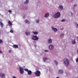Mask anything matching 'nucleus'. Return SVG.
<instances>
[{
    "instance_id": "nucleus-3",
    "label": "nucleus",
    "mask_w": 78,
    "mask_h": 78,
    "mask_svg": "<svg viewBox=\"0 0 78 78\" xmlns=\"http://www.w3.org/2000/svg\"><path fill=\"white\" fill-rule=\"evenodd\" d=\"M63 62H64V64L66 66H68L69 64V61L66 58H65L63 60Z\"/></svg>"
},
{
    "instance_id": "nucleus-16",
    "label": "nucleus",
    "mask_w": 78,
    "mask_h": 78,
    "mask_svg": "<svg viewBox=\"0 0 78 78\" xmlns=\"http://www.w3.org/2000/svg\"><path fill=\"white\" fill-rule=\"evenodd\" d=\"M52 40L50 39L48 40V42L49 44H51V43H52Z\"/></svg>"
},
{
    "instance_id": "nucleus-7",
    "label": "nucleus",
    "mask_w": 78,
    "mask_h": 78,
    "mask_svg": "<svg viewBox=\"0 0 78 78\" xmlns=\"http://www.w3.org/2000/svg\"><path fill=\"white\" fill-rule=\"evenodd\" d=\"M49 48L50 50H52V49L54 48V46L53 44H50L49 46Z\"/></svg>"
},
{
    "instance_id": "nucleus-23",
    "label": "nucleus",
    "mask_w": 78,
    "mask_h": 78,
    "mask_svg": "<svg viewBox=\"0 0 78 78\" xmlns=\"http://www.w3.org/2000/svg\"><path fill=\"white\" fill-rule=\"evenodd\" d=\"M33 33L34 34H37L38 32H34Z\"/></svg>"
},
{
    "instance_id": "nucleus-26",
    "label": "nucleus",
    "mask_w": 78,
    "mask_h": 78,
    "mask_svg": "<svg viewBox=\"0 0 78 78\" xmlns=\"http://www.w3.org/2000/svg\"><path fill=\"white\" fill-rule=\"evenodd\" d=\"M65 21H66V20L64 19H63L61 20L62 22H65Z\"/></svg>"
},
{
    "instance_id": "nucleus-22",
    "label": "nucleus",
    "mask_w": 78,
    "mask_h": 78,
    "mask_svg": "<svg viewBox=\"0 0 78 78\" xmlns=\"http://www.w3.org/2000/svg\"><path fill=\"white\" fill-rule=\"evenodd\" d=\"M54 62L55 63L56 65V66H58V62L56 60H54Z\"/></svg>"
},
{
    "instance_id": "nucleus-5",
    "label": "nucleus",
    "mask_w": 78,
    "mask_h": 78,
    "mask_svg": "<svg viewBox=\"0 0 78 78\" xmlns=\"http://www.w3.org/2000/svg\"><path fill=\"white\" fill-rule=\"evenodd\" d=\"M32 39L33 40H34V41H37L39 38L36 36H34Z\"/></svg>"
},
{
    "instance_id": "nucleus-9",
    "label": "nucleus",
    "mask_w": 78,
    "mask_h": 78,
    "mask_svg": "<svg viewBox=\"0 0 78 78\" xmlns=\"http://www.w3.org/2000/svg\"><path fill=\"white\" fill-rule=\"evenodd\" d=\"M51 29L54 31H55V32L57 31H58V29L56 28H55L53 27H51Z\"/></svg>"
},
{
    "instance_id": "nucleus-14",
    "label": "nucleus",
    "mask_w": 78,
    "mask_h": 78,
    "mask_svg": "<svg viewBox=\"0 0 78 78\" xmlns=\"http://www.w3.org/2000/svg\"><path fill=\"white\" fill-rule=\"evenodd\" d=\"M28 74L29 75H31V73H32V72L31 71L29 70V71L27 72Z\"/></svg>"
},
{
    "instance_id": "nucleus-33",
    "label": "nucleus",
    "mask_w": 78,
    "mask_h": 78,
    "mask_svg": "<svg viewBox=\"0 0 78 78\" xmlns=\"http://www.w3.org/2000/svg\"><path fill=\"white\" fill-rule=\"evenodd\" d=\"M12 78H16V77L15 76H13Z\"/></svg>"
},
{
    "instance_id": "nucleus-39",
    "label": "nucleus",
    "mask_w": 78,
    "mask_h": 78,
    "mask_svg": "<svg viewBox=\"0 0 78 78\" xmlns=\"http://www.w3.org/2000/svg\"><path fill=\"white\" fill-rule=\"evenodd\" d=\"M77 39H78V37H77Z\"/></svg>"
},
{
    "instance_id": "nucleus-4",
    "label": "nucleus",
    "mask_w": 78,
    "mask_h": 78,
    "mask_svg": "<svg viewBox=\"0 0 78 78\" xmlns=\"http://www.w3.org/2000/svg\"><path fill=\"white\" fill-rule=\"evenodd\" d=\"M35 74L36 76H40L41 75V72L39 70L37 71L35 73Z\"/></svg>"
},
{
    "instance_id": "nucleus-37",
    "label": "nucleus",
    "mask_w": 78,
    "mask_h": 78,
    "mask_svg": "<svg viewBox=\"0 0 78 78\" xmlns=\"http://www.w3.org/2000/svg\"><path fill=\"white\" fill-rule=\"evenodd\" d=\"M2 52L1 51H0V53H2Z\"/></svg>"
},
{
    "instance_id": "nucleus-1",
    "label": "nucleus",
    "mask_w": 78,
    "mask_h": 78,
    "mask_svg": "<svg viewBox=\"0 0 78 78\" xmlns=\"http://www.w3.org/2000/svg\"><path fill=\"white\" fill-rule=\"evenodd\" d=\"M19 69L20 73H21V74H23V73H24V70L26 72H28L29 71L28 69H23V68L22 67H20Z\"/></svg>"
},
{
    "instance_id": "nucleus-24",
    "label": "nucleus",
    "mask_w": 78,
    "mask_h": 78,
    "mask_svg": "<svg viewBox=\"0 0 78 78\" xmlns=\"http://www.w3.org/2000/svg\"><path fill=\"white\" fill-rule=\"evenodd\" d=\"M64 34H62L60 35V37H64Z\"/></svg>"
},
{
    "instance_id": "nucleus-34",
    "label": "nucleus",
    "mask_w": 78,
    "mask_h": 78,
    "mask_svg": "<svg viewBox=\"0 0 78 78\" xmlns=\"http://www.w3.org/2000/svg\"><path fill=\"white\" fill-rule=\"evenodd\" d=\"M76 27L78 28V24H77Z\"/></svg>"
},
{
    "instance_id": "nucleus-19",
    "label": "nucleus",
    "mask_w": 78,
    "mask_h": 78,
    "mask_svg": "<svg viewBox=\"0 0 78 78\" xmlns=\"http://www.w3.org/2000/svg\"><path fill=\"white\" fill-rule=\"evenodd\" d=\"M25 33L26 35H27V36H29L30 34V32H26Z\"/></svg>"
},
{
    "instance_id": "nucleus-10",
    "label": "nucleus",
    "mask_w": 78,
    "mask_h": 78,
    "mask_svg": "<svg viewBox=\"0 0 78 78\" xmlns=\"http://www.w3.org/2000/svg\"><path fill=\"white\" fill-rule=\"evenodd\" d=\"M49 15L50 14H49V13H47L45 14V15H44V17H48Z\"/></svg>"
},
{
    "instance_id": "nucleus-29",
    "label": "nucleus",
    "mask_w": 78,
    "mask_h": 78,
    "mask_svg": "<svg viewBox=\"0 0 78 78\" xmlns=\"http://www.w3.org/2000/svg\"><path fill=\"white\" fill-rule=\"evenodd\" d=\"M76 62H78V58H77L76 59Z\"/></svg>"
},
{
    "instance_id": "nucleus-11",
    "label": "nucleus",
    "mask_w": 78,
    "mask_h": 78,
    "mask_svg": "<svg viewBox=\"0 0 78 78\" xmlns=\"http://www.w3.org/2000/svg\"><path fill=\"white\" fill-rule=\"evenodd\" d=\"M12 47H13V48H18V46L16 44L13 45Z\"/></svg>"
},
{
    "instance_id": "nucleus-13",
    "label": "nucleus",
    "mask_w": 78,
    "mask_h": 78,
    "mask_svg": "<svg viewBox=\"0 0 78 78\" xmlns=\"http://www.w3.org/2000/svg\"><path fill=\"white\" fill-rule=\"evenodd\" d=\"M25 22L26 23H28V24H30V22L29 21L27 20H25Z\"/></svg>"
},
{
    "instance_id": "nucleus-28",
    "label": "nucleus",
    "mask_w": 78,
    "mask_h": 78,
    "mask_svg": "<svg viewBox=\"0 0 78 78\" xmlns=\"http://www.w3.org/2000/svg\"><path fill=\"white\" fill-rule=\"evenodd\" d=\"M3 42V41L2 40H0V44H1Z\"/></svg>"
},
{
    "instance_id": "nucleus-32",
    "label": "nucleus",
    "mask_w": 78,
    "mask_h": 78,
    "mask_svg": "<svg viewBox=\"0 0 78 78\" xmlns=\"http://www.w3.org/2000/svg\"><path fill=\"white\" fill-rule=\"evenodd\" d=\"M76 6H77V5H76V4H74V6L75 7Z\"/></svg>"
},
{
    "instance_id": "nucleus-8",
    "label": "nucleus",
    "mask_w": 78,
    "mask_h": 78,
    "mask_svg": "<svg viewBox=\"0 0 78 78\" xmlns=\"http://www.w3.org/2000/svg\"><path fill=\"white\" fill-rule=\"evenodd\" d=\"M64 73V71L60 69L58 71V73L59 74H62Z\"/></svg>"
},
{
    "instance_id": "nucleus-36",
    "label": "nucleus",
    "mask_w": 78,
    "mask_h": 78,
    "mask_svg": "<svg viewBox=\"0 0 78 78\" xmlns=\"http://www.w3.org/2000/svg\"><path fill=\"white\" fill-rule=\"evenodd\" d=\"M1 34V30H0V35Z\"/></svg>"
},
{
    "instance_id": "nucleus-2",
    "label": "nucleus",
    "mask_w": 78,
    "mask_h": 78,
    "mask_svg": "<svg viewBox=\"0 0 78 78\" xmlns=\"http://www.w3.org/2000/svg\"><path fill=\"white\" fill-rule=\"evenodd\" d=\"M60 16H61V14L60 12H58L57 13L54 15V17L55 19H57Z\"/></svg>"
},
{
    "instance_id": "nucleus-12",
    "label": "nucleus",
    "mask_w": 78,
    "mask_h": 78,
    "mask_svg": "<svg viewBox=\"0 0 78 78\" xmlns=\"http://www.w3.org/2000/svg\"><path fill=\"white\" fill-rule=\"evenodd\" d=\"M43 59H44V62H45V61H47L48 59V58L47 57H44L43 58Z\"/></svg>"
},
{
    "instance_id": "nucleus-17",
    "label": "nucleus",
    "mask_w": 78,
    "mask_h": 78,
    "mask_svg": "<svg viewBox=\"0 0 78 78\" xmlns=\"http://www.w3.org/2000/svg\"><path fill=\"white\" fill-rule=\"evenodd\" d=\"M8 22L9 24V25H10V26H12V23H11V22L10 20H9Z\"/></svg>"
},
{
    "instance_id": "nucleus-31",
    "label": "nucleus",
    "mask_w": 78,
    "mask_h": 78,
    "mask_svg": "<svg viewBox=\"0 0 78 78\" xmlns=\"http://www.w3.org/2000/svg\"><path fill=\"white\" fill-rule=\"evenodd\" d=\"M44 51H45V52H48V51L47 50H45Z\"/></svg>"
},
{
    "instance_id": "nucleus-35",
    "label": "nucleus",
    "mask_w": 78,
    "mask_h": 78,
    "mask_svg": "<svg viewBox=\"0 0 78 78\" xmlns=\"http://www.w3.org/2000/svg\"><path fill=\"white\" fill-rule=\"evenodd\" d=\"M11 51L10 50L9 51V53H10V52H11Z\"/></svg>"
},
{
    "instance_id": "nucleus-6",
    "label": "nucleus",
    "mask_w": 78,
    "mask_h": 78,
    "mask_svg": "<svg viewBox=\"0 0 78 78\" xmlns=\"http://www.w3.org/2000/svg\"><path fill=\"white\" fill-rule=\"evenodd\" d=\"M0 76L2 78H5V74L1 73V74H0Z\"/></svg>"
},
{
    "instance_id": "nucleus-21",
    "label": "nucleus",
    "mask_w": 78,
    "mask_h": 78,
    "mask_svg": "<svg viewBox=\"0 0 78 78\" xmlns=\"http://www.w3.org/2000/svg\"><path fill=\"white\" fill-rule=\"evenodd\" d=\"M59 8H60V9H61V10H63V6L62 5H59Z\"/></svg>"
},
{
    "instance_id": "nucleus-15",
    "label": "nucleus",
    "mask_w": 78,
    "mask_h": 78,
    "mask_svg": "<svg viewBox=\"0 0 78 78\" xmlns=\"http://www.w3.org/2000/svg\"><path fill=\"white\" fill-rule=\"evenodd\" d=\"M72 43L73 44H76V41L75 39H73L72 40Z\"/></svg>"
},
{
    "instance_id": "nucleus-20",
    "label": "nucleus",
    "mask_w": 78,
    "mask_h": 78,
    "mask_svg": "<svg viewBox=\"0 0 78 78\" xmlns=\"http://www.w3.org/2000/svg\"><path fill=\"white\" fill-rule=\"evenodd\" d=\"M0 25L1 27H3V23H2V22H0Z\"/></svg>"
},
{
    "instance_id": "nucleus-25",
    "label": "nucleus",
    "mask_w": 78,
    "mask_h": 78,
    "mask_svg": "<svg viewBox=\"0 0 78 78\" xmlns=\"http://www.w3.org/2000/svg\"><path fill=\"white\" fill-rule=\"evenodd\" d=\"M10 33H13V30H12L11 29H10Z\"/></svg>"
},
{
    "instance_id": "nucleus-30",
    "label": "nucleus",
    "mask_w": 78,
    "mask_h": 78,
    "mask_svg": "<svg viewBox=\"0 0 78 78\" xmlns=\"http://www.w3.org/2000/svg\"><path fill=\"white\" fill-rule=\"evenodd\" d=\"M8 12H12V11H11L10 10H9Z\"/></svg>"
},
{
    "instance_id": "nucleus-38",
    "label": "nucleus",
    "mask_w": 78,
    "mask_h": 78,
    "mask_svg": "<svg viewBox=\"0 0 78 78\" xmlns=\"http://www.w3.org/2000/svg\"><path fill=\"white\" fill-rule=\"evenodd\" d=\"M56 78H59V77H56Z\"/></svg>"
},
{
    "instance_id": "nucleus-27",
    "label": "nucleus",
    "mask_w": 78,
    "mask_h": 78,
    "mask_svg": "<svg viewBox=\"0 0 78 78\" xmlns=\"http://www.w3.org/2000/svg\"><path fill=\"white\" fill-rule=\"evenodd\" d=\"M36 22L37 23H39V20H37Z\"/></svg>"
},
{
    "instance_id": "nucleus-18",
    "label": "nucleus",
    "mask_w": 78,
    "mask_h": 78,
    "mask_svg": "<svg viewBox=\"0 0 78 78\" xmlns=\"http://www.w3.org/2000/svg\"><path fill=\"white\" fill-rule=\"evenodd\" d=\"M29 2V1L28 0H26V2H24V4H25V5H27L28 3Z\"/></svg>"
}]
</instances>
